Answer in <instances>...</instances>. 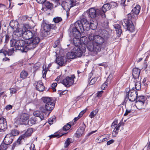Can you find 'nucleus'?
<instances>
[{
	"label": "nucleus",
	"mask_w": 150,
	"mask_h": 150,
	"mask_svg": "<svg viewBox=\"0 0 150 150\" xmlns=\"http://www.w3.org/2000/svg\"><path fill=\"white\" fill-rule=\"evenodd\" d=\"M15 33V39L22 36L23 38L28 40H17V43L20 44L21 50L23 51L27 52L28 50L34 49L40 42V38L36 35L34 32L27 30L25 26L17 30Z\"/></svg>",
	"instance_id": "f257e3e1"
},
{
	"label": "nucleus",
	"mask_w": 150,
	"mask_h": 150,
	"mask_svg": "<svg viewBox=\"0 0 150 150\" xmlns=\"http://www.w3.org/2000/svg\"><path fill=\"white\" fill-rule=\"evenodd\" d=\"M88 37L89 41L88 42V49L90 51L97 53L100 52L101 45L105 41L104 38L100 36L90 33Z\"/></svg>",
	"instance_id": "f03ea898"
},
{
	"label": "nucleus",
	"mask_w": 150,
	"mask_h": 150,
	"mask_svg": "<svg viewBox=\"0 0 150 150\" xmlns=\"http://www.w3.org/2000/svg\"><path fill=\"white\" fill-rule=\"evenodd\" d=\"M140 7L139 5H136V6L132 10V13L128 14V19H125L122 21L121 22V24H122L123 26L125 28L131 32H133L134 31L135 28L133 25L131 20L129 19V18H131L132 19H136L137 17V15L140 12Z\"/></svg>",
	"instance_id": "7ed1b4c3"
},
{
	"label": "nucleus",
	"mask_w": 150,
	"mask_h": 150,
	"mask_svg": "<svg viewBox=\"0 0 150 150\" xmlns=\"http://www.w3.org/2000/svg\"><path fill=\"white\" fill-rule=\"evenodd\" d=\"M89 23L85 18L82 19L75 23V28L72 29V33L74 36L80 35V32L83 33L85 30L88 31L90 29Z\"/></svg>",
	"instance_id": "20e7f679"
},
{
	"label": "nucleus",
	"mask_w": 150,
	"mask_h": 150,
	"mask_svg": "<svg viewBox=\"0 0 150 150\" xmlns=\"http://www.w3.org/2000/svg\"><path fill=\"white\" fill-rule=\"evenodd\" d=\"M17 40L16 39H13L10 40V45L11 47H13L11 49H8V51H6L4 49H2L0 50V53L6 56V54L8 56L12 55L14 52V51L18 50H20L22 52H27L23 51L21 50V47L20 44L17 43Z\"/></svg>",
	"instance_id": "39448f33"
},
{
	"label": "nucleus",
	"mask_w": 150,
	"mask_h": 150,
	"mask_svg": "<svg viewBox=\"0 0 150 150\" xmlns=\"http://www.w3.org/2000/svg\"><path fill=\"white\" fill-rule=\"evenodd\" d=\"M42 100L45 104V107H40V111L43 112H45L46 111L50 112L53 110L54 106L52 99L49 97H45L42 98Z\"/></svg>",
	"instance_id": "423d86ee"
},
{
	"label": "nucleus",
	"mask_w": 150,
	"mask_h": 150,
	"mask_svg": "<svg viewBox=\"0 0 150 150\" xmlns=\"http://www.w3.org/2000/svg\"><path fill=\"white\" fill-rule=\"evenodd\" d=\"M80 33V35L78 36H74L72 33V32L71 33V34L73 36L74 38L73 39V43L75 45L80 46V47H88V42L89 41V40L87 41V37L85 36H83L81 37L79 39V37L81 35V33Z\"/></svg>",
	"instance_id": "0eeeda50"
},
{
	"label": "nucleus",
	"mask_w": 150,
	"mask_h": 150,
	"mask_svg": "<svg viewBox=\"0 0 150 150\" xmlns=\"http://www.w3.org/2000/svg\"><path fill=\"white\" fill-rule=\"evenodd\" d=\"M75 0H64L62 3V8L65 10L68 11L71 7L76 5Z\"/></svg>",
	"instance_id": "6e6552de"
},
{
	"label": "nucleus",
	"mask_w": 150,
	"mask_h": 150,
	"mask_svg": "<svg viewBox=\"0 0 150 150\" xmlns=\"http://www.w3.org/2000/svg\"><path fill=\"white\" fill-rule=\"evenodd\" d=\"M71 127V125H70L69 123H68L65 125L62 129L59 131V132L60 133V134H58V133H55L54 134H52L50 135L49 137L50 138L55 137L59 138L65 134L67 133H66L65 131H67Z\"/></svg>",
	"instance_id": "1a4fd4ad"
},
{
	"label": "nucleus",
	"mask_w": 150,
	"mask_h": 150,
	"mask_svg": "<svg viewBox=\"0 0 150 150\" xmlns=\"http://www.w3.org/2000/svg\"><path fill=\"white\" fill-rule=\"evenodd\" d=\"M75 78L74 74L67 76L65 79L62 80L61 83L65 86L69 87L73 84Z\"/></svg>",
	"instance_id": "9d476101"
},
{
	"label": "nucleus",
	"mask_w": 150,
	"mask_h": 150,
	"mask_svg": "<svg viewBox=\"0 0 150 150\" xmlns=\"http://www.w3.org/2000/svg\"><path fill=\"white\" fill-rule=\"evenodd\" d=\"M75 47L73 50L74 54L76 55V57H79L81 56L83 53L86 51V48L83 47H80V46L75 45Z\"/></svg>",
	"instance_id": "9b49d317"
},
{
	"label": "nucleus",
	"mask_w": 150,
	"mask_h": 150,
	"mask_svg": "<svg viewBox=\"0 0 150 150\" xmlns=\"http://www.w3.org/2000/svg\"><path fill=\"white\" fill-rule=\"evenodd\" d=\"M137 95V92L134 89L129 90L128 92L126 93V96H128L129 100L131 102H133L136 100Z\"/></svg>",
	"instance_id": "f8f14e48"
},
{
	"label": "nucleus",
	"mask_w": 150,
	"mask_h": 150,
	"mask_svg": "<svg viewBox=\"0 0 150 150\" xmlns=\"http://www.w3.org/2000/svg\"><path fill=\"white\" fill-rule=\"evenodd\" d=\"M88 12L89 17L92 18L101 15V10L98 9H96L93 8H91L89 9Z\"/></svg>",
	"instance_id": "ddd939ff"
},
{
	"label": "nucleus",
	"mask_w": 150,
	"mask_h": 150,
	"mask_svg": "<svg viewBox=\"0 0 150 150\" xmlns=\"http://www.w3.org/2000/svg\"><path fill=\"white\" fill-rule=\"evenodd\" d=\"M117 120L114 121L112 124L111 127L112 128L114 129L112 132V134L113 137L116 136L115 134H118L119 128L121 126L122 122H120L118 125Z\"/></svg>",
	"instance_id": "4468645a"
},
{
	"label": "nucleus",
	"mask_w": 150,
	"mask_h": 150,
	"mask_svg": "<svg viewBox=\"0 0 150 150\" xmlns=\"http://www.w3.org/2000/svg\"><path fill=\"white\" fill-rule=\"evenodd\" d=\"M9 25L11 28L15 30L13 32V38L15 39V38L14 37V35L15 34V32L17 30H18L20 28H19V25L18 22L15 20L11 21L10 22Z\"/></svg>",
	"instance_id": "2eb2a0df"
},
{
	"label": "nucleus",
	"mask_w": 150,
	"mask_h": 150,
	"mask_svg": "<svg viewBox=\"0 0 150 150\" xmlns=\"http://www.w3.org/2000/svg\"><path fill=\"white\" fill-rule=\"evenodd\" d=\"M111 8L110 5L109 3L104 4L102 8V11L101 10V16L103 18H105L106 16L105 13L110 10Z\"/></svg>",
	"instance_id": "dca6fc26"
},
{
	"label": "nucleus",
	"mask_w": 150,
	"mask_h": 150,
	"mask_svg": "<svg viewBox=\"0 0 150 150\" xmlns=\"http://www.w3.org/2000/svg\"><path fill=\"white\" fill-rule=\"evenodd\" d=\"M29 117V115L28 114L23 113L20 115L18 118L19 120L22 122L23 124L26 125Z\"/></svg>",
	"instance_id": "f3484780"
},
{
	"label": "nucleus",
	"mask_w": 150,
	"mask_h": 150,
	"mask_svg": "<svg viewBox=\"0 0 150 150\" xmlns=\"http://www.w3.org/2000/svg\"><path fill=\"white\" fill-rule=\"evenodd\" d=\"M7 127V124L6 119L3 117H0V131L5 130Z\"/></svg>",
	"instance_id": "a211bd4d"
},
{
	"label": "nucleus",
	"mask_w": 150,
	"mask_h": 150,
	"mask_svg": "<svg viewBox=\"0 0 150 150\" xmlns=\"http://www.w3.org/2000/svg\"><path fill=\"white\" fill-rule=\"evenodd\" d=\"M13 141L12 137L10 136V134H7L5 137L4 140V142L6 144H10Z\"/></svg>",
	"instance_id": "6ab92c4d"
},
{
	"label": "nucleus",
	"mask_w": 150,
	"mask_h": 150,
	"mask_svg": "<svg viewBox=\"0 0 150 150\" xmlns=\"http://www.w3.org/2000/svg\"><path fill=\"white\" fill-rule=\"evenodd\" d=\"M36 89L40 91H43L45 88V87L43 85V83L41 81H38L36 85Z\"/></svg>",
	"instance_id": "aec40b11"
},
{
	"label": "nucleus",
	"mask_w": 150,
	"mask_h": 150,
	"mask_svg": "<svg viewBox=\"0 0 150 150\" xmlns=\"http://www.w3.org/2000/svg\"><path fill=\"white\" fill-rule=\"evenodd\" d=\"M140 70L137 68H134L133 69L132 75L133 78L137 79L139 77Z\"/></svg>",
	"instance_id": "412c9836"
},
{
	"label": "nucleus",
	"mask_w": 150,
	"mask_h": 150,
	"mask_svg": "<svg viewBox=\"0 0 150 150\" xmlns=\"http://www.w3.org/2000/svg\"><path fill=\"white\" fill-rule=\"evenodd\" d=\"M49 25L46 24L44 25L43 29L44 30H42V33L43 37L46 36L47 35V33L50 30Z\"/></svg>",
	"instance_id": "4be33fe9"
},
{
	"label": "nucleus",
	"mask_w": 150,
	"mask_h": 150,
	"mask_svg": "<svg viewBox=\"0 0 150 150\" xmlns=\"http://www.w3.org/2000/svg\"><path fill=\"white\" fill-rule=\"evenodd\" d=\"M56 62L57 64L60 66H62L64 64L63 57L62 56H59L57 58Z\"/></svg>",
	"instance_id": "5701e85b"
},
{
	"label": "nucleus",
	"mask_w": 150,
	"mask_h": 150,
	"mask_svg": "<svg viewBox=\"0 0 150 150\" xmlns=\"http://www.w3.org/2000/svg\"><path fill=\"white\" fill-rule=\"evenodd\" d=\"M66 56L68 59H74L76 57L73 50L71 52H68Z\"/></svg>",
	"instance_id": "b1692460"
},
{
	"label": "nucleus",
	"mask_w": 150,
	"mask_h": 150,
	"mask_svg": "<svg viewBox=\"0 0 150 150\" xmlns=\"http://www.w3.org/2000/svg\"><path fill=\"white\" fill-rule=\"evenodd\" d=\"M33 115L35 117H39L41 120L44 119V116L43 114H41L39 111L37 110L34 111L33 113Z\"/></svg>",
	"instance_id": "393cba45"
},
{
	"label": "nucleus",
	"mask_w": 150,
	"mask_h": 150,
	"mask_svg": "<svg viewBox=\"0 0 150 150\" xmlns=\"http://www.w3.org/2000/svg\"><path fill=\"white\" fill-rule=\"evenodd\" d=\"M20 89V88L18 87H15L10 88V93L11 96L13 94L16 93Z\"/></svg>",
	"instance_id": "a878e982"
},
{
	"label": "nucleus",
	"mask_w": 150,
	"mask_h": 150,
	"mask_svg": "<svg viewBox=\"0 0 150 150\" xmlns=\"http://www.w3.org/2000/svg\"><path fill=\"white\" fill-rule=\"evenodd\" d=\"M36 122V118L35 117H32L28 121L27 124H28L29 126H32L35 124Z\"/></svg>",
	"instance_id": "bb28decb"
},
{
	"label": "nucleus",
	"mask_w": 150,
	"mask_h": 150,
	"mask_svg": "<svg viewBox=\"0 0 150 150\" xmlns=\"http://www.w3.org/2000/svg\"><path fill=\"white\" fill-rule=\"evenodd\" d=\"M84 134V133L82 131L80 130V129H78L75 134L74 136L76 138H78L81 137Z\"/></svg>",
	"instance_id": "cd10ccee"
},
{
	"label": "nucleus",
	"mask_w": 150,
	"mask_h": 150,
	"mask_svg": "<svg viewBox=\"0 0 150 150\" xmlns=\"http://www.w3.org/2000/svg\"><path fill=\"white\" fill-rule=\"evenodd\" d=\"M33 132L32 129L31 128H29L25 134H23V135L24 136V137L25 138L31 135Z\"/></svg>",
	"instance_id": "c85d7f7f"
},
{
	"label": "nucleus",
	"mask_w": 150,
	"mask_h": 150,
	"mask_svg": "<svg viewBox=\"0 0 150 150\" xmlns=\"http://www.w3.org/2000/svg\"><path fill=\"white\" fill-rule=\"evenodd\" d=\"M144 102L137 101L136 104V106L139 109H141L143 107Z\"/></svg>",
	"instance_id": "c756f323"
},
{
	"label": "nucleus",
	"mask_w": 150,
	"mask_h": 150,
	"mask_svg": "<svg viewBox=\"0 0 150 150\" xmlns=\"http://www.w3.org/2000/svg\"><path fill=\"white\" fill-rule=\"evenodd\" d=\"M87 110V108H86L83 110H82L79 114L78 117H75L74 120V121H76L78 120L80 117H81L83 114L85 113L86 111Z\"/></svg>",
	"instance_id": "7c9ffc66"
},
{
	"label": "nucleus",
	"mask_w": 150,
	"mask_h": 150,
	"mask_svg": "<svg viewBox=\"0 0 150 150\" xmlns=\"http://www.w3.org/2000/svg\"><path fill=\"white\" fill-rule=\"evenodd\" d=\"M28 75L27 72L25 71H23L21 73L20 77L22 79H24L26 78Z\"/></svg>",
	"instance_id": "2f4dec72"
},
{
	"label": "nucleus",
	"mask_w": 150,
	"mask_h": 150,
	"mask_svg": "<svg viewBox=\"0 0 150 150\" xmlns=\"http://www.w3.org/2000/svg\"><path fill=\"white\" fill-rule=\"evenodd\" d=\"M97 24L96 22H90L89 23L90 28H91L92 29L94 30L95 29L97 26Z\"/></svg>",
	"instance_id": "473e14b6"
},
{
	"label": "nucleus",
	"mask_w": 150,
	"mask_h": 150,
	"mask_svg": "<svg viewBox=\"0 0 150 150\" xmlns=\"http://www.w3.org/2000/svg\"><path fill=\"white\" fill-rule=\"evenodd\" d=\"M19 134V132L16 129H14L12 130L11 133L9 134H10V136H16L18 135Z\"/></svg>",
	"instance_id": "72a5a7b5"
},
{
	"label": "nucleus",
	"mask_w": 150,
	"mask_h": 150,
	"mask_svg": "<svg viewBox=\"0 0 150 150\" xmlns=\"http://www.w3.org/2000/svg\"><path fill=\"white\" fill-rule=\"evenodd\" d=\"M98 112V110H95L91 112L89 115V117L92 118L94 117V116L97 114Z\"/></svg>",
	"instance_id": "f704fd0d"
},
{
	"label": "nucleus",
	"mask_w": 150,
	"mask_h": 150,
	"mask_svg": "<svg viewBox=\"0 0 150 150\" xmlns=\"http://www.w3.org/2000/svg\"><path fill=\"white\" fill-rule=\"evenodd\" d=\"M45 7L48 9H51L53 7V4L49 2H46L45 4Z\"/></svg>",
	"instance_id": "c9c22d12"
},
{
	"label": "nucleus",
	"mask_w": 150,
	"mask_h": 150,
	"mask_svg": "<svg viewBox=\"0 0 150 150\" xmlns=\"http://www.w3.org/2000/svg\"><path fill=\"white\" fill-rule=\"evenodd\" d=\"M134 84L135 86V89L137 90H139L141 89V82L139 81L134 83Z\"/></svg>",
	"instance_id": "e433bc0d"
},
{
	"label": "nucleus",
	"mask_w": 150,
	"mask_h": 150,
	"mask_svg": "<svg viewBox=\"0 0 150 150\" xmlns=\"http://www.w3.org/2000/svg\"><path fill=\"white\" fill-rule=\"evenodd\" d=\"M137 101H139L143 102H145V98L143 96H139L137 97L136 98Z\"/></svg>",
	"instance_id": "4c0bfd02"
},
{
	"label": "nucleus",
	"mask_w": 150,
	"mask_h": 150,
	"mask_svg": "<svg viewBox=\"0 0 150 150\" xmlns=\"http://www.w3.org/2000/svg\"><path fill=\"white\" fill-rule=\"evenodd\" d=\"M8 147V145L4 143H2L0 145V150H6Z\"/></svg>",
	"instance_id": "58836bf2"
},
{
	"label": "nucleus",
	"mask_w": 150,
	"mask_h": 150,
	"mask_svg": "<svg viewBox=\"0 0 150 150\" xmlns=\"http://www.w3.org/2000/svg\"><path fill=\"white\" fill-rule=\"evenodd\" d=\"M62 20V18L60 17H56L53 19V21L55 23H58Z\"/></svg>",
	"instance_id": "ea45409f"
},
{
	"label": "nucleus",
	"mask_w": 150,
	"mask_h": 150,
	"mask_svg": "<svg viewBox=\"0 0 150 150\" xmlns=\"http://www.w3.org/2000/svg\"><path fill=\"white\" fill-rule=\"evenodd\" d=\"M70 140V139L68 138L65 142L64 144V147L65 148L67 147L69 144L71 143Z\"/></svg>",
	"instance_id": "a19ab883"
},
{
	"label": "nucleus",
	"mask_w": 150,
	"mask_h": 150,
	"mask_svg": "<svg viewBox=\"0 0 150 150\" xmlns=\"http://www.w3.org/2000/svg\"><path fill=\"white\" fill-rule=\"evenodd\" d=\"M97 79V77H95L92 78L89 84L90 85H92L94 84Z\"/></svg>",
	"instance_id": "79ce46f5"
},
{
	"label": "nucleus",
	"mask_w": 150,
	"mask_h": 150,
	"mask_svg": "<svg viewBox=\"0 0 150 150\" xmlns=\"http://www.w3.org/2000/svg\"><path fill=\"white\" fill-rule=\"evenodd\" d=\"M86 126L84 123H83L81 126L78 129H80L81 131H82L84 133Z\"/></svg>",
	"instance_id": "37998d69"
},
{
	"label": "nucleus",
	"mask_w": 150,
	"mask_h": 150,
	"mask_svg": "<svg viewBox=\"0 0 150 150\" xmlns=\"http://www.w3.org/2000/svg\"><path fill=\"white\" fill-rule=\"evenodd\" d=\"M25 138L24 136H23V134L21 135L18 139L17 140V143L19 144H20L21 142H22L21 140H23Z\"/></svg>",
	"instance_id": "c03bdc74"
},
{
	"label": "nucleus",
	"mask_w": 150,
	"mask_h": 150,
	"mask_svg": "<svg viewBox=\"0 0 150 150\" xmlns=\"http://www.w3.org/2000/svg\"><path fill=\"white\" fill-rule=\"evenodd\" d=\"M55 121V117H51L49 118L48 120V122L50 125L53 124V122Z\"/></svg>",
	"instance_id": "a18cd8bd"
},
{
	"label": "nucleus",
	"mask_w": 150,
	"mask_h": 150,
	"mask_svg": "<svg viewBox=\"0 0 150 150\" xmlns=\"http://www.w3.org/2000/svg\"><path fill=\"white\" fill-rule=\"evenodd\" d=\"M110 5L111 8H113L116 7H117V4L115 2H111L109 4Z\"/></svg>",
	"instance_id": "49530a36"
},
{
	"label": "nucleus",
	"mask_w": 150,
	"mask_h": 150,
	"mask_svg": "<svg viewBox=\"0 0 150 150\" xmlns=\"http://www.w3.org/2000/svg\"><path fill=\"white\" fill-rule=\"evenodd\" d=\"M47 71V69H44V67H43V70L42 71V77L43 78H45L46 77V73Z\"/></svg>",
	"instance_id": "de8ad7c7"
},
{
	"label": "nucleus",
	"mask_w": 150,
	"mask_h": 150,
	"mask_svg": "<svg viewBox=\"0 0 150 150\" xmlns=\"http://www.w3.org/2000/svg\"><path fill=\"white\" fill-rule=\"evenodd\" d=\"M57 83H53L52 85V89L53 91L54 92L55 91H56V89L55 88L57 86Z\"/></svg>",
	"instance_id": "09e8293b"
},
{
	"label": "nucleus",
	"mask_w": 150,
	"mask_h": 150,
	"mask_svg": "<svg viewBox=\"0 0 150 150\" xmlns=\"http://www.w3.org/2000/svg\"><path fill=\"white\" fill-rule=\"evenodd\" d=\"M116 33L117 35L118 36H120L122 32V30L121 28H119L118 29H116Z\"/></svg>",
	"instance_id": "8fccbe9b"
},
{
	"label": "nucleus",
	"mask_w": 150,
	"mask_h": 150,
	"mask_svg": "<svg viewBox=\"0 0 150 150\" xmlns=\"http://www.w3.org/2000/svg\"><path fill=\"white\" fill-rule=\"evenodd\" d=\"M62 79V76L61 75H59L57 76V77L55 79V80L57 81L58 83H61V81L62 80H61Z\"/></svg>",
	"instance_id": "3c124183"
},
{
	"label": "nucleus",
	"mask_w": 150,
	"mask_h": 150,
	"mask_svg": "<svg viewBox=\"0 0 150 150\" xmlns=\"http://www.w3.org/2000/svg\"><path fill=\"white\" fill-rule=\"evenodd\" d=\"M103 135L100 136L98 137L96 139V142L98 143H101V142H100V140H101V139L102 137H103Z\"/></svg>",
	"instance_id": "603ef678"
},
{
	"label": "nucleus",
	"mask_w": 150,
	"mask_h": 150,
	"mask_svg": "<svg viewBox=\"0 0 150 150\" xmlns=\"http://www.w3.org/2000/svg\"><path fill=\"white\" fill-rule=\"evenodd\" d=\"M107 81V82H105L101 86V88L102 89L104 90V89L105 88H107V84L108 83Z\"/></svg>",
	"instance_id": "864d4df0"
},
{
	"label": "nucleus",
	"mask_w": 150,
	"mask_h": 150,
	"mask_svg": "<svg viewBox=\"0 0 150 150\" xmlns=\"http://www.w3.org/2000/svg\"><path fill=\"white\" fill-rule=\"evenodd\" d=\"M60 42V40L59 39L57 40L55 42L54 45L53 47L54 48L56 47L58 45H59Z\"/></svg>",
	"instance_id": "5fc2aeb1"
},
{
	"label": "nucleus",
	"mask_w": 150,
	"mask_h": 150,
	"mask_svg": "<svg viewBox=\"0 0 150 150\" xmlns=\"http://www.w3.org/2000/svg\"><path fill=\"white\" fill-rule=\"evenodd\" d=\"M132 112L131 110L130 109H126V112L124 114V116L127 115L129 113H130Z\"/></svg>",
	"instance_id": "6e6d98bb"
},
{
	"label": "nucleus",
	"mask_w": 150,
	"mask_h": 150,
	"mask_svg": "<svg viewBox=\"0 0 150 150\" xmlns=\"http://www.w3.org/2000/svg\"><path fill=\"white\" fill-rule=\"evenodd\" d=\"M113 76V74H110L109 75L106 81L107 82H109L110 80H111Z\"/></svg>",
	"instance_id": "4d7b16f0"
},
{
	"label": "nucleus",
	"mask_w": 150,
	"mask_h": 150,
	"mask_svg": "<svg viewBox=\"0 0 150 150\" xmlns=\"http://www.w3.org/2000/svg\"><path fill=\"white\" fill-rule=\"evenodd\" d=\"M103 93V91H98L97 93V96L98 97H101L102 96Z\"/></svg>",
	"instance_id": "13d9d810"
},
{
	"label": "nucleus",
	"mask_w": 150,
	"mask_h": 150,
	"mask_svg": "<svg viewBox=\"0 0 150 150\" xmlns=\"http://www.w3.org/2000/svg\"><path fill=\"white\" fill-rule=\"evenodd\" d=\"M12 106L11 105H7L6 107V109L7 110H9L11 109L12 108Z\"/></svg>",
	"instance_id": "bf43d9fd"
},
{
	"label": "nucleus",
	"mask_w": 150,
	"mask_h": 150,
	"mask_svg": "<svg viewBox=\"0 0 150 150\" xmlns=\"http://www.w3.org/2000/svg\"><path fill=\"white\" fill-rule=\"evenodd\" d=\"M114 142V140L111 139L110 140L108 141L107 143V144L108 145H110L111 144H112Z\"/></svg>",
	"instance_id": "052dcab7"
},
{
	"label": "nucleus",
	"mask_w": 150,
	"mask_h": 150,
	"mask_svg": "<svg viewBox=\"0 0 150 150\" xmlns=\"http://www.w3.org/2000/svg\"><path fill=\"white\" fill-rule=\"evenodd\" d=\"M9 36L7 35H6V36L5 37V42H7L9 40Z\"/></svg>",
	"instance_id": "680f3d73"
},
{
	"label": "nucleus",
	"mask_w": 150,
	"mask_h": 150,
	"mask_svg": "<svg viewBox=\"0 0 150 150\" xmlns=\"http://www.w3.org/2000/svg\"><path fill=\"white\" fill-rule=\"evenodd\" d=\"M46 0H36L38 3L40 4H43L46 1Z\"/></svg>",
	"instance_id": "e2e57ef3"
},
{
	"label": "nucleus",
	"mask_w": 150,
	"mask_h": 150,
	"mask_svg": "<svg viewBox=\"0 0 150 150\" xmlns=\"http://www.w3.org/2000/svg\"><path fill=\"white\" fill-rule=\"evenodd\" d=\"M146 79L145 78H144L142 81V83L144 84L145 86H146L148 84L147 83V82H146Z\"/></svg>",
	"instance_id": "0e129e2a"
},
{
	"label": "nucleus",
	"mask_w": 150,
	"mask_h": 150,
	"mask_svg": "<svg viewBox=\"0 0 150 150\" xmlns=\"http://www.w3.org/2000/svg\"><path fill=\"white\" fill-rule=\"evenodd\" d=\"M50 29H55L56 28V26L54 24H50Z\"/></svg>",
	"instance_id": "69168bd1"
},
{
	"label": "nucleus",
	"mask_w": 150,
	"mask_h": 150,
	"mask_svg": "<svg viewBox=\"0 0 150 150\" xmlns=\"http://www.w3.org/2000/svg\"><path fill=\"white\" fill-rule=\"evenodd\" d=\"M96 131V130L92 131L91 132L88 133V134H87V136H90L92 134H93Z\"/></svg>",
	"instance_id": "338daca9"
},
{
	"label": "nucleus",
	"mask_w": 150,
	"mask_h": 150,
	"mask_svg": "<svg viewBox=\"0 0 150 150\" xmlns=\"http://www.w3.org/2000/svg\"><path fill=\"white\" fill-rule=\"evenodd\" d=\"M114 27L116 29H118L119 28H120V25L118 24L115 25L114 26Z\"/></svg>",
	"instance_id": "774afa93"
}]
</instances>
